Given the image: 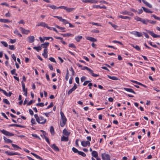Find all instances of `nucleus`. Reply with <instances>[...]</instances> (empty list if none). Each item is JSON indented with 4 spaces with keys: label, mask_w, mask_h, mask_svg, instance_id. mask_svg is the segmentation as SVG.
<instances>
[{
    "label": "nucleus",
    "mask_w": 160,
    "mask_h": 160,
    "mask_svg": "<svg viewBox=\"0 0 160 160\" xmlns=\"http://www.w3.org/2000/svg\"><path fill=\"white\" fill-rule=\"evenodd\" d=\"M142 33L146 38H149V36L147 33H146L144 32H143Z\"/></svg>",
    "instance_id": "obj_64"
},
{
    "label": "nucleus",
    "mask_w": 160,
    "mask_h": 160,
    "mask_svg": "<svg viewBox=\"0 0 160 160\" xmlns=\"http://www.w3.org/2000/svg\"><path fill=\"white\" fill-rule=\"evenodd\" d=\"M0 22L4 23H7L10 22V21L7 19L0 18Z\"/></svg>",
    "instance_id": "obj_26"
},
{
    "label": "nucleus",
    "mask_w": 160,
    "mask_h": 160,
    "mask_svg": "<svg viewBox=\"0 0 160 160\" xmlns=\"http://www.w3.org/2000/svg\"><path fill=\"white\" fill-rule=\"evenodd\" d=\"M85 69L89 71L90 74L92 76L94 77H96L99 76V75L98 74H95L94 73H93V71L91 69L88 68L87 67L84 66L82 69V70H83Z\"/></svg>",
    "instance_id": "obj_1"
},
{
    "label": "nucleus",
    "mask_w": 160,
    "mask_h": 160,
    "mask_svg": "<svg viewBox=\"0 0 160 160\" xmlns=\"http://www.w3.org/2000/svg\"><path fill=\"white\" fill-rule=\"evenodd\" d=\"M77 88V85L75 83L73 87L70 89L68 92V95L71 94L72 92L74 91Z\"/></svg>",
    "instance_id": "obj_7"
},
{
    "label": "nucleus",
    "mask_w": 160,
    "mask_h": 160,
    "mask_svg": "<svg viewBox=\"0 0 160 160\" xmlns=\"http://www.w3.org/2000/svg\"><path fill=\"white\" fill-rule=\"evenodd\" d=\"M72 150L74 153H78L79 152V151L76 148L74 147H73L72 148Z\"/></svg>",
    "instance_id": "obj_44"
},
{
    "label": "nucleus",
    "mask_w": 160,
    "mask_h": 160,
    "mask_svg": "<svg viewBox=\"0 0 160 160\" xmlns=\"http://www.w3.org/2000/svg\"><path fill=\"white\" fill-rule=\"evenodd\" d=\"M67 122V119L64 118L61 119L60 122V125L61 127H63L66 124Z\"/></svg>",
    "instance_id": "obj_11"
},
{
    "label": "nucleus",
    "mask_w": 160,
    "mask_h": 160,
    "mask_svg": "<svg viewBox=\"0 0 160 160\" xmlns=\"http://www.w3.org/2000/svg\"><path fill=\"white\" fill-rule=\"evenodd\" d=\"M3 93L5 95H6V96H7V97L11 96V95L12 94V92H9V93H8L5 90H4V91H3Z\"/></svg>",
    "instance_id": "obj_30"
},
{
    "label": "nucleus",
    "mask_w": 160,
    "mask_h": 160,
    "mask_svg": "<svg viewBox=\"0 0 160 160\" xmlns=\"http://www.w3.org/2000/svg\"><path fill=\"white\" fill-rule=\"evenodd\" d=\"M49 59L51 62H56L54 58L52 57H50L49 58Z\"/></svg>",
    "instance_id": "obj_59"
},
{
    "label": "nucleus",
    "mask_w": 160,
    "mask_h": 160,
    "mask_svg": "<svg viewBox=\"0 0 160 160\" xmlns=\"http://www.w3.org/2000/svg\"><path fill=\"white\" fill-rule=\"evenodd\" d=\"M62 22L65 24L69 23V22L68 21L64 19H63V20Z\"/></svg>",
    "instance_id": "obj_62"
},
{
    "label": "nucleus",
    "mask_w": 160,
    "mask_h": 160,
    "mask_svg": "<svg viewBox=\"0 0 160 160\" xmlns=\"http://www.w3.org/2000/svg\"><path fill=\"white\" fill-rule=\"evenodd\" d=\"M108 77L110 79H111L114 80H118V78L116 77L115 76H111L109 75H108Z\"/></svg>",
    "instance_id": "obj_29"
},
{
    "label": "nucleus",
    "mask_w": 160,
    "mask_h": 160,
    "mask_svg": "<svg viewBox=\"0 0 160 160\" xmlns=\"http://www.w3.org/2000/svg\"><path fill=\"white\" fill-rule=\"evenodd\" d=\"M16 70L15 69H13L11 70V74L12 75H17V74L15 73Z\"/></svg>",
    "instance_id": "obj_51"
},
{
    "label": "nucleus",
    "mask_w": 160,
    "mask_h": 160,
    "mask_svg": "<svg viewBox=\"0 0 160 160\" xmlns=\"http://www.w3.org/2000/svg\"><path fill=\"white\" fill-rule=\"evenodd\" d=\"M43 135H44V138L45 139V140H46L47 142L48 143V144L50 145V143L49 141V139L44 134H43Z\"/></svg>",
    "instance_id": "obj_42"
},
{
    "label": "nucleus",
    "mask_w": 160,
    "mask_h": 160,
    "mask_svg": "<svg viewBox=\"0 0 160 160\" xmlns=\"http://www.w3.org/2000/svg\"><path fill=\"white\" fill-rule=\"evenodd\" d=\"M129 12L127 11H125L124 12H122L121 13L123 14V15H128V14Z\"/></svg>",
    "instance_id": "obj_56"
},
{
    "label": "nucleus",
    "mask_w": 160,
    "mask_h": 160,
    "mask_svg": "<svg viewBox=\"0 0 160 160\" xmlns=\"http://www.w3.org/2000/svg\"><path fill=\"white\" fill-rule=\"evenodd\" d=\"M3 139L4 140V141L5 142L7 143H11L12 142V141L11 140L8 139L7 138H6L4 136L3 137Z\"/></svg>",
    "instance_id": "obj_20"
},
{
    "label": "nucleus",
    "mask_w": 160,
    "mask_h": 160,
    "mask_svg": "<svg viewBox=\"0 0 160 160\" xmlns=\"http://www.w3.org/2000/svg\"><path fill=\"white\" fill-rule=\"evenodd\" d=\"M131 33L135 36L139 37H142L143 34L142 33L137 31H133Z\"/></svg>",
    "instance_id": "obj_5"
},
{
    "label": "nucleus",
    "mask_w": 160,
    "mask_h": 160,
    "mask_svg": "<svg viewBox=\"0 0 160 160\" xmlns=\"http://www.w3.org/2000/svg\"><path fill=\"white\" fill-rule=\"evenodd\" d=\"M36 105L38 106L43 107L44 106V104L43 102H41L37 103Z\"/></svg>",
    "instance_id": "obj_48"
},
{
    "label": "nucleus",
    "mask_w": 160,
    "mask_h": 160,
    "mask_svg": "<svg viewBox=\"0 0 160 160\" xmlns=\"http://www.w3.org/2000/svg\"><path fill=\"white\" fill-rule=\"evenodd\" d=\"M134 19L137 21H141L142 18L138 17H134Z\"/></svg>",
    "instance_id": "obj_49"
},
{
    "label": "nucleus",
    "mask_w": 160,
    "mask_h": 160,
    "mask_svg": "<svg viewBox=\"0 0 160 160\" xmlns=\"http://www.w3.org/2000/svg\"><path fill=\"white\" fill-rule=\"evenodd\" d=\"M20 29L22 33L23 34H27L30 32V31L29 30H25L22 27H20Z\"/></svg>",
    "instance_id": "obj_6"
},
{
    "label": "nucleus",
    "mask_w": 160,
    "mask_h": 160,
    "mask_svg": "<svg viewBox=\"0 0 160 160\" xmlns=\"http://www.w3.org/2000/svg\"><path fill=\"white\" fill-rule=\"evenodd\" d=\"M92 25H96L97 26H101V25L100 24L98 23H95L94 22H92L91 23Z\"/></svg>",
    "instance_id": "obj_53"
},
{
    "label": "nucleus",
    "mask_w": 160,
    "mask_h": 160,
    "mask_svg": "<svg viewBox=\"0 0 160 160\" xmlns=\"http://www.w3.org/2000/svg\"><path fill=\"white\" fill-rule=\"evenodd\" d=\"M81 145L83 147H86L87 146H89L90 145V143L89 141H82L81 142Z\"/></svg>",
    "instance_id": "obj_8"
},
{
    "label": "nucleus",
    "mask_w": 160,
    "mask_h": 160,
    "mask_svg": "<svg viewBox=\"0 0 160 160\" xmlns=\"http://www.w3.org/2000/svg\"><path fill=\"white\" fill-rule=\"evenodd\" d=\"M92 155L93 157L95 158H96L97 157H98V152L96 151H92Z\"/></svg>",
    "instance_id": "obj_25"
},
{
    "label": "nucleus",
    "mask_w": 160,
    "mask_h": 160,
    "mask_svg": "<svg viewBox=\"0 0 160 160\" xmlns=\"http://www.w3.org/2000/svg\"><path fill=\"white\" fill-rule=\"evenodd\" d=\"M151 17H153L156 19L160 21V18L156 16L155 15H154V14L152 15Z\"/></svg>",
    "instance_id": "obj_43"
},
{
    "label": "nucleus",
    "mask_w": 160,
    "mask_h": 160,
    "mask_svg": "<svg viewBox=\"0 0 160 160\" xmlns=\"http://www.w3.org/2000/svg\"><path fill=\"white\" fill-rule=\"evenodd\" d=\"M142 8L143 9V11L146 13H152V12L150 11L149 9L145 8L144 7H142Z\"/></svg>",
    "instance_id": "obj_19"
},
{
    "label": "nucleus",
    "mask_w": 160,
    "mask_h": 160,
    "mask_svg": "<svg viewBox=\"0 0 160 160\" xmlns=\"http://www.w3.org/2000/svg\"><path fill=\"white\" fill-rule=\"evenodd\" d=\"M50 132L51 133L52 135H54V130L53 126H51L50 127Z\"/></svg>",
    "instance_id": "obj_27"
},
{
    "label": "nucleus",
    "mask_w": 160,
    "mask_h": 160,
    "mask_svg": "<svg viewBox=\"0 0 160 160\" xmlns=\"http://www.w3.org/2000/svg\"><path fill=\"white\" fill-rule=\"evenodd\" d=\"M86 39L88 40H96V39L91 37H86Z\"/></svg>",
    "instance_id": "obj_50"
},
{
    "label": "nucleus",
    "mask_w": 160,
    "mask_h": 160,
    "mask_svg": "<svg viewBox=\"0 0 160 160\" xmlns=\"http://www.w3.org/2000/svg\"><path fill=\"white\" fill-rule=\"evenodd\" d=\"M123 89L126 90V91L129 92H130L132 93L133 94H135V92L134 91V90L132 88H124Z\"/></svg>",
    "instance_id": "obj_12"
},
{
    "label": "nucleus",
    "mask_w": 160,
    "mask_h": 160,
    "mask_svg": "<svg viewBox=\"0 0 160 160\" xmlns=\"http://www.w3.org/2000/svg\"><path fill=\"white\" fill-rule=\"evenodd\" d=\"M5 153L8 154V155L12 156L14 155H20L21 154L19 153L15 152H8V151H6L5 152Z\"/></svg>",
    "instance_id": "obj_9"
},
{
    "label": "nucleus",
    "mask_w": 160,
    "mask_h": 160,
    "mask_svg": "<svg viewBox=\"0 0 160 160\" xmlns=\"http://www.w3.org/2000/svg\"><path fill=\"white\" fill-rule=\"evenodd\" d=\"M149 21V20L147 19L146 20L142 18L141 22H142L143 24H147L148 22Z\"/></svg>",
    "instance_id": "obj_32"
},
{
    "label": "nucleus",
    "mask_w": 160,
    "mask_h": 160,
    "mask_svg": "<svg viewBox=\"0 0 160 160\" xmlns=\"http://www.w3.org/2000/svg\"><path fill=\"white\" fill-rule=\"evenodd\" d=\"M131 45L135 49H136L138 51H139L140 50V48L139 47L138 45H134L133 44H131Z\"/></svg>",
    "instance_id": "obj_31"
},
{
    "label": "nucleus",
    "mask_w": 160,
    "mask_h": 160,
    "mask_svg": "<svg viewBox=\"0 0 160 160\" xmlns=\"http://www.w3.org/2000/svg\"><path fill=\"white\" fill-rule=\"evenodd\" d=\"M48 7H49L50 8L53 9H58V7H57L56 6L53 5H48Z\"/></svg>",
    "instance_id": "obj_37"
},
{
    "label": "nucleus",
    "mask_w": 160,
    "mask_h": 160,
    "mask_svg": "<svg viewBox=\"0 0 160 160\" xmlns=\"http://www.w3.org/2000/svg\"><path fill=\"white\" fill-rule=\"evenodd\" d=\"M142 2L145 4L146 6L149 8H152V6L150 4L148 3V2L145 1V0H142Z\"/></svg>",
    "instance_id": "obj_18"
},
{
    "label": "nucleus",
    "mask_w": 160,
    "mask_h": 160,
    "mask_svg": "<svg viewBox=\"0 0 160 160\" xmlns=\"http://www.w3.org/2000/svg\"><path fill=\"white\" fill-rule=\"evenodd\" d=\"M47 24L44 22H41L37 25V26H42L44 27H47Z\"/></svg>",
    "instance_id": "obj_24"
},
{
    "label": "nucleus",
    "mask_w": 160,
    "mask_h": 160,
    "mask_svg": "<svg viewBox=\"0 0 160 160\" xmlns=\"http://www.w3.org/2000/svg\"><path fill=\"white\" fill-rule=\"evenodd\" d=\"M62 35L64 37H69L70 36H73V35H72L71 34H70L69 33H67L66 34H62Z\"/></svg>",
    "instance_id": "obj_39"
},
{
    "label": "nucleus",
    "mask_w": 160,
    "mask_h": 160,
    "mask_svg": "<svg viewBox=\"0 0 160 160\" xmlns=\"http://www.w3.org/2000/svg\"><path fill=\"white\" fill-rule=\"evenodd\" d=\"M42 55L45 58H47V57H48L47 49H44V52L42 53Z\"/></svg>",
    "instance_id": "obj_22"
},
{
    "label": "nucleus",
    "mask_w": 160,
    "mask_h": 160,
    "mask_svg": "<svg viewBox=\"0 0 160 160\" xmlns=\"http://www.w3.org/2000/svg\"><path fill=\"white\" fill-rule=\"evenodd\" d=\"M82 37L81 36H78L75 37V39L76 40H78L82 39Z\"/></svg>",
    "instance_id": "obj_45"
},
{
    "label": "nucleus",
    "mask_w": 160,
    "mask_h": 160,
    "mask_svg": "<svg viewBox=\"0 0 160 160\" xmlns=\"http://www.w3.org/2000/svg\"><path fill=\"white\" fill-rule=\"evenodd\" d=\"M31 154L32 155H33L35 157H36V158H38V159H39L41 160H42V159L41 158L40 156H39L38 155L33 153H32V152L31 153Z\"/></svg>",
    "instance_id": "obj_34"
},
{
    "label": "nucleus",
    "mask_w": 160,
    "mask_h": 160,
    "mask_svg": "<svg viewBox=\"0 0 160 160\" xmlns=\"http://www.w3.org/2000/svg\"><path fill=\"white\" fill-rule=\"evenodd\" d=\"M118 17L123 19H130V17L127 16H124L122 15H120L118 16Z\"/></svg>",
    "instance_id": "obj_33"
},
{
    "label": "nucleus",
    "mask_w": 160,
    "mask_h": 160,
    "mask_svg": "<svg viewBox=\"0 0 160 160\" xmlns=\"http://www.w3.org/2000/svg\"><path fill=\"white\" fill-rule=\"evenodd\" d=\"M49 43L48 42H45L41 45L42 48H44V49H47V47L48 46Z\"/></svg>",
    "instance_id": "obj_14"
},
{
    "label": "nucleus",
    "mask_w": 160,
    "mask_h": 160,
    "mask_svg": "<svg viewBox=\"0 0 160 160\" xmlns=\"http://www.w3.org/2000/svg\"><path fill=\"white\" fill-rule=\"evenodd\" d=\"M86 78L85 76H82L81 78V81L82 82L84 81L85 79H86Z\"/></svg>",
    "instance_id": "obj_63"
},
{
    "label": "nucleus",
    "mask_w": 160,
    "mask_h": 160,
    "mask_svg": "<svg viewBox=\"0 0 160 160\" xmlns=\"http://www.w3.org/2000/svg\"><path fill=\"white\" fill-rule=\"evenodd\" d=\"M142 2L145 4L146 6L149 8H152V6L150 4L148 3V2L145 1V0H142Z\"/></svg>",
    "instance_id": "obj_16"
},
{
    "label": "nucleus",
    "mask_w": 160,
    "mask_h": 160,
    "mask_svg": "<svg viewBox=\"0 0 160 160\" xmlns=\"http://www.w3.org/2000/svg\"><path fill=\"white\" fill-rule=\"evenodd\" d=\"M3 102L9 105L10 104V102L7 99H4L3 100Z\"/></svg>",
    "instance_id": "obj_41"
},
{
    "label": "nucleus",
    "mask_w": 160,
    "mask_h": 160,
    "mask_svg": "<svg viewBox=\"0 0 160 160\" xmlns=\"http://www.w3.org/2000/svg\"><path fill=\"white\" fill-rule=\"evenodd\" d=\"M78 154L79 155H81L83 157H85L86 156V154L82 151H79Z\"/></svg>",
    "instance_id": "obj_36"
},
{
    "label": "nucleus",
    "mask_w": 160,
    "mask_h": 160,
    "mask_svg": "<svg viewBox=\"0 0 160 160\" xmlns=\"http://www.w3.org/2000/svg\"><path fill=\"white\" fill-rule=\"evenodd\" d=\"M39 39L40 40H49V39H51V40H53L54 39L52 37H43L42 38L40 37L39 38Z\"/></svg>",
    "instance_id": "obj_10"
},
{
    "label": "nucleus",
    "mask_w": 160,
    "mask_h": 160,
    "mask_svg": "<svg viewBox=\"0 0 160 160\" xmlns=\"http://www.w3.org/2000/svg\"><path fill=\"white\" fill-rule=\"evenodd\" d=\"M33 48L37 51H39L41 50L42 47L41 46L38 47H34Z\"/></svg>",
    "instance_id": "obj_35"
},
{
    "label": "nucleus",
    "mask_w": 160,
    "mask_h": 160,
    "mask_svg": "<svg viewBox=\"0 0 160 160\" xmlns=\"http://www.w3.org/2000/svg\"><path fill=\"white\" fill-rule=\"evenodd\" d=\"M34 117L36 118L37 122L39 123H40L43 124H45V123L46 122L47 120L46 119H44V121L43 122H40V121H39V118L38 117L37 114H35Z\"/></svg>",
    "instance_id": "obj_4"
},
{
    "label": "nucleus",
    "mask_w": 160,
    "mask_h": 160,
    "mask_svg": "<svg viewBox=\"0 0 160 160\" xmlns=\"http://www.w3.org/2000/svg\"><path fill=\"white\" fill-rule=\"evenodd\" d=\"M9 49L11 50H14L15 49V48H14V47L13 45H9Z\"/></svg>",
    "instance_id": "obj_54"
},
{
    "label": "nucleus",
    "mask_w": 160,
    "mask_h": 160,
    "mask_svg": "<svg viewBox=\"0 0 160 160\" xmlns=\"http://www.w3.org/2000/svg\"><path fill=\"white\" fill-rule=\"evenodd\" d=\"M12 145L14 148H17L21 149V148L20 147H19L17 145L14 144H12Z\"/></svg>",
    "instance_id": "obj_47"
},
{
    "label": "nucleus",
    "mask_w": 160,
    "mask_h": 160,
    "mask_svg": "<svg viewBox=\"0 0 160 160\" xmlns=\"http://www.w3.org/2000/svg\"><path fill=\"white\" fill-rule=\"evenodd\" d=\"M93 7L94 8H104L105 9H106L107 8L104 5H103V6H102V7L100 6L99 5H94L93 6Z\"/></svg>",
    "instance_id": "obj_23"
},
{
    "label": "nucleus",
    "mask_w": 160,
    "mask_h": 160,
    "mask_svg": "<svg viewBox=\"0 0 160 160\" xmlns=\"http://www.w3.org/2000/svg\"><path fill=\"white\" fill-rule=\"evenodd\" d=\"M28 39L29 40H34V37L33 36H30L28 37Z\"/></svg>",
    "instance_id": "obj_61"
},
{
    "label": "nucleus",
    "mask_w": 160,
    "mask_h": 160,
    "mask_svg": "<svg viewBox=\"0 0 160 160\" xmlns=\"http://www.w3.org/2000/svg\"><path fill=\"white\" fill-rule=\"evenodd\" d=\"M31 122L32 124V125H33L34 124H36V122L35 120L33 118H32L31 120Z\"/></svg>",
    "instance_id": "obj_60"
},
{
    "label": "nucleus",
    "mask_w": 160,
    "mask_h": 160,
    "mask_svg": "<svg viewBox=\"0 0 160 160\" xmlns=\"http://www.w3.org/2000/svg\"><path fill=\"white\" fill-rule=\"evenodd\" d=\"M142 2L145 4L146 6L149 8H152V6L150 4L148 3V2L145 1V0H142Z\"/></svg>",
    "instance_id": "obj_17"
},
{
    "label": "nucleus",
    "mask_w": 160,
    "mask_h": 160,
    "mask_svg": "<svg viewBox=\"0 0 160 160\" xmlns=\"http://www.w3.org/2000/svg\"><path fill=\"white\" fill-rule=\"evenodd\" d=\"M1 43L3 45L5 46V47H7L8 46V44L7 43L4 41H2L1 42Z\"/></svg>",
    "instance_id": "obj_58"
},
{
    "label": "nucleus",
    "mask_w": 160,
    "mask_h": 160,
    "mask_svg": "<svg viewBox=\"0 0 160 160\" xmlns=\"http://www.w3.org/2000/svg\"><path fill=\"white\" fill-rule=\"evenodd\" d=\"M55 27L61 30H62V32H65V31L63 30H64L65 29V28L61 27L59 26H58V25H55Z\"/></svg>",
    "instance_id": "obj_38"
},
{
    "label": "nucleus",
    "mask_w": 160,
    "mask_h": 160,
    "mask_svg": "<svg viewBox=\"0 0 160 160\" xmlns=\"http://www.w3.org/2000/svg\"><path fill=\"white\" fill-rule=\"evenodd\" d=\"M147 32L153 38H160V35L155 34L153 31L146 30Z\"/></svg>",
    "instance_id": "obj_2"
},
{
    "label": "nucleus",
    "mask_w": 160,
    "mask_h": 160,
    "mask_svg": "<svg viewBox=\"0 0 160 160\" xmlns=\"http://www.w3.org/2000/svg\"><path fill=\"white\" fill-rule=\"evenodd\" d=\"M14 33L16 35H18L19 37H21L22 36L21 34L17 30H16L14 31Z\"/></svg>",
    "instance_id": "obj_40"
},
{
    "label": "nucleus",
    "mask_w": 160,
    "mask_h": 160,
    "mask_svg": "<svg viewBox=\"0 0 160 160\" xmlns=\"http://www.w3.org/2000/svg\"><path fill=\"white\" fill-rule=\"evenodd\" d=\"M102 158L103 160H110L109 155L106 153L102 154Z\"/></svg>",
    "instance_id": "obj_3"
},
{
    "label": "nucleus",
    "mask_w": 160,
    "mask_h": 160,
    "mask_svg": "<svg viewBox=\"0 0 160 160\" xmlns=\"http://www.w3.org/2000/svg\"><path fill=\"white\" fill-rule=\"evenodd\" d=\"M1 132L2 133L5 135H7V133L8 132V131H7L4 129L2 130H1Z\"/></svg>",
    "instance_id": "obj_52"
},
{
    "label": "nucleus",
    "mask_w": 160,
    "mask_h": 160,
    "mask_svg": "<svg viewBox=\"0 0 160 160\" xmlns=\"http://www.w3.org/2000/svg\"><path fill=\"white\" fill-rule=\"evenodd\" d=\"M53 106V104L52 102H51L50 103V104L48 106L47 108H46V109H48L52 107Z\"/></svg>",
    "instance_id": "obj_57"
},
{
    "label": "nucleus",
    "mask_w": 160,
    "mask_h": 160,
    "mask_svg": "<svg viewBox=\"0 0 160 160\" xmlns=\"http://www.w3.org/2000/svg\"><path fill=\"white\" fill-rule=\"evenodd\" d=\"M63 134L65 136H68L70 134V132H68L66 129H64L63 131Z\"/></svg>",
    "instance_id": "obj_15"
},
{
    "label": "nucleus",
    "mask_w": 160,
    "mask_h": 160,
    "mask_svg": "<svg viewBox=\"0 0 160 160\" xmlns=\"http://www.w3.org/2000/svg\"><path fill=\"white\" fill-rule=\"evenodd\" d=\"M51 147L55 151H59V148L57 147L55 144H53Z\"/></svg>",
    "instance_id": "obj_13"
},
{
    "label": "nucleus",
    "mask_w": 160,
    "mask_h": 160,
    "mask_svg": "<svg viewBox=\"0 0 160 160\" xmlns=\"http://www.w3.org/2000/svg\"><path fill=\"white\" fill-rule=\"evenodd\" d=\"M61 140L62 141H65L67 142L68 140V136H67V137H66L64 136H63L61 139Z\"/></svg>",
    "instance_id": "obj_21"
},
{
    "label": "nucleus",
    "mask_w": 160,
    "mask_h": 160,
    "mask_svg": "<svg viewBox=\"0 0 160 160\" xmlns=\"http://www.w3.org/2000/svg\"><path fill=\"white\" fill-rule=\"evenodd\" d=\"M60 114L61 117V119L64 118H66L64 116V113L62 111H61L60 112Z\"/></svg>",
    "instance_id": "obj_46"
},
{
    "label": "nucleus",
    "mask_w": 160,
    "mask_h": 160,
    "mask_svg": "<svg viewBox=\"0 0 160 160\" xmlns=\"http://www.w3.org/2000/svg\"><path fill=\"white\" fill-rule=\"evenodd\" d=\"M74 8H68L66 7L65 10L68 12H70L74 10Z\"/></svg>",
    "instance_id": "obj_28"
},
{
    "label": "nucleus",
    "mask_w": 160,
    "mask_h": 160,
    "mask_svg": "<svg viewBox=\"0 0 160 160\" xmlns=\"http://www.w3.org/2000/svg\"><path fill=\"white\" fill-rule=\"evenodd\" d=\"M69 47L73 48H76L75 45L73 43L69 44Z\"/></svg>",
    "instance_id": "obj_55"
}]
</instances>
